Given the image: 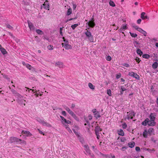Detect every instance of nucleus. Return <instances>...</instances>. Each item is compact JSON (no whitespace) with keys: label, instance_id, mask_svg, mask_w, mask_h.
Here are the masks:
<instances>
[{"label":"nucleus","instance_id":"a211bd4d","mask_svg":"<svg viewBox=\"0 0 158 158\" xmlns=\"http://www.w3.org/2000/svg\"><path fill=\"white\" fill-rule=\"evenodd\" d=\"M152 68L153 69L157 68L158 66V63L157 62H155L152 65Z\"/></svg>","mask_w":158,"mask_h":158},{"label":"nucleus","instance_id":"ddd939ff","mask_svg":"<svg viewBox=\"0 0 158 158\" xmlns=\"http://www.w3.org/2000/svg\"><path fill=\"white\" fill-rule=\"evenodd\" d=\"M102 131V129L101 128L97 126L95 127V133L99 134V131Z\"/></svg>","mask_w":158,"mask_h":158},{"label":"nucleus","instance_id":"e433bc0d","mask_svg":"<svg viewBox=\"0 0 158 158\" xmlns=\"http://www.w3.org/2000/svg\"><path fill=\"white\" fill-rule=\"evenodd\" d=\"M133 44H134V46L135 47H137V45H139L140 43L138 42L137 41H134L133 42Z\"/></svg>","mask_w":158,"mask_h":158},{"label":"nucleus","instance_id":"dca6fc26","mask_svg":"<svg viewBox=\"0 0 158 158\" xmlns=\"http://www.w3.org/2000/svg\"><path fill=\"white\" fill-rule=\"evenodd\" d=\"M127 144L129 147L132 148L134 147L135 143L134 142H131L128 143Z\"/></svg>","mask_w":158,"mask_h":158},{"label":"nucleus","instance_id":"49530a36","mask_svg":"<svg viewBox=\"0 0 158 158\" xmlns=\"http://www.w3.org/2000/svg\"><path fill=\"white\" fill-rule=\"evenodd\" d=\"M48 49L49 50L53 49V46L52 45H49L48 46Z\"/></svg>","mask_w":158,"mask_h":158},{"label":"nucleus","instance_id":"a878e982","mask_svg":"<svg viewBox=\"0 0 158 158\" xmlns=\"http://www.w3.org/2000/svg\"><path fill=\"white\" fill-rule=\"evenodd\" d=\"M72 12V10L71 8H69L67 11L66 15H69L71 14Z\"/></svg>","mask_w":158,"mask_h":158},{"label":"nucleus","instance_id":"680f3d73","mask_svg":"<svg viewBox=\"0 0 158 158\" xmlns=\"http://www.w3.org/2000/svg\"><path fill=\"white\" fill-rule=\"evenodd\" d=\"M136 151L138 152L140 151V148L139 147H136L135 148Z\"/></svg>","mask_w":158,"mask_h":158},{"label":"nucleus","instance_id":"bf43d9fd","mask_svg":"<svg viewBox=\"0 0 158 158\" xmlns=\"http://www.w3.org/2000/svg\"><path fill=\"white\" fill-rule=\"evenodd\" d=\"M141 32H141V33L143 34L144 36H146V34H147V33L145 31L143 30Z\"/></svg>","mask_w":158,"mask_h":158},{"label":"nucleus","instance_id":"f704fd0d","mask_svg":"<svg viewBox=\"0 0 158 158\" xmlns=\"http://www.w3.org/2000/svg\"><path fill=\"white\" fill-rule=\"evenodd\" d=\"M129 33H130V35H131V36L132 37L135 38V37H136L137 36V34L135 33H132L131 32H130Z\"/></svg>","mask_w":158,"mask_h":158},{"label":"nucleus","instance_id":"5701e85b","mask_svg":"<svg viewBox=\"0 0 158 158\" xmlns=\"http://www.w3.org/2000/svg\"><path fill=\"white\" fill-rule=\"evenodd\" d=\"M18 142L20 144H26V142L25 141L20 139H19V141Z\"/></svg>","mask_w":158,"mask_h":158},{"label":"nucleus","instance_id":"72a5a7b5","mask_svg":"<svg viewBox=\"0 0 158 158\" xmlns=\"http://www.w3.org/2000/svg\"><path fill=\"white\" fill-rule=\"evenodd\" d=\"M88 38L90 42H94V38L92 35L89 37Z\"/></svg>","mask_w":158,"mask_h":158},{"label":"nucleus","instance_id":"cd10ccee","mask_svg":"<svg viewBox=\"0 0 158 158\" xmlns=\"http://www.w3.org/2000/svg\"><path fill=\"white\" fill-rule=\"evenodd\" d=\"M36 32L39 35H42L44 34V32L41 30L38 29L36 30Z\"/></svg>","mask_w":158,"mask_h":158},{"label":"nucleus","instance_id":"0eeeda50","mask_svg":"<svg viewBox=\"0 0 158 158\" xmlns=\"http://www.w3.org/2000/svg\"><path fill=\"white\" fill-rule=\"evenodd\" d=\"M43 8L47 10H49V4L48 1H46L43 4Z\"/></svg>","mask_w":158,"mask_h":158},{"label":"nucleus","instance_id":"c9c22d12","mask_svg":"<svg viewBox=\"0 0 158 158\" xmlns=\"http://www.w3.org/2000/svg\"><path fill=\"white\" fill-rule=\"evenodd\" d=\"M60 116L61 119V122L63 124H64V121H66V119L61 116Z\"/></svg>","mask_w":158,"mask_h":158},{"label":"nucleus","instance_id":"f3484780","mask_svg":"<svg viewBox=\"0 0 158 158\" xmlns=\"http://www.w3.org/2000/svg\"><path fill=\"white\" fill-rule=\"evenodd\" d=\"M118 132L119 135L122 136L124 135V132L123 130L122 129H120L119 130H118Z\"/></svg>","mask_w":158,"mask_h":158},{"label":"nucleus","instance_id":"c85d7f7f","mask_svg":"<svg viewBox=\"0 0 158 158\" xmlns=\"http://www.w3.org/2000/svg\"><path fill=\"white\" fill-rule=\"evenodd\" d=\"M0 50H1L2 53L3 54H6L7 53V52L6 51V50L3 48H1V49H0Z\"/></svg>","mask_w":158,"mask_h":158},{"label":"nucleus","instance_id":"423d86ee","mask_svg":"<svg viewBox=\"0 0 158 158\" xmlns=\"http://www.w3.org/2000/svg\"><path fill=\"white\" fill-rule=\"evenodd\" d=\"M63 44V43H62V46L63 47H64V48L66 49H67V50H68V49H72V46L70 45V44Z\"/></svg>","mask_w":158,"mask_h":158},{"label":"nucleus","instance_id":"13d9d810","mask_svg":"<svg viewBox=\"0 0 158 158\" xmlns=\"http://www.w3.org/2000/svg\"><path fill=\"white\" fill-rule=\"evenodd\" d=\"M153 130V129L149 128L148 131V133L150 134L151 132H152Z\"/></svg>","mask_w":158,"mask_h":158},{"label":"nucleus","instance_id":"bb28decb","mask_svg":"<svg viewBox=\"0 0 158 158\" xmlns=\"http://www.w3.org/2000/svg\"><path fill=\"white\" fill-rule=\"evenodd\" d=\"M10 37L13 38V40L15 41L17 43H18L19 41V39L15 38V37L11 33Z\"/></svg>","mask_w":158,"mask_h":158},{"label":"nucleus","instance_id":"20e7f679","mask_svg":"<svg viewBox=\"0 0 158 158\" xmlns=\"http://www.w3.org/2000/svg\"><path fill=\"white\" fill-rule=\"evenodd\" d=\"M83 147L85 148V150L86 152L89 155H90L92 157H94V155L93 154H91L90 152V150L89 149V147L88 145L87 144L84 145L83 146Z\"/></svg>","mask_w":158,"mask_h":158},{"label":"nucleus","instance_id":"4d7b16f0","mask_svg":"<svg viewBox=\"0 0 158 158\" xmlns=\"http://www.w3.org/2000/svg\"><path fill=\"white\" fill-rule=\"evenodd\" d=\"M124 31L123 29L121 27V28L118 30V31L120 32H122L123 34L125 35L124 33L123 32V31Z\"/></svg>","mask_w":158,"mask_h":158},{"label":"nucleus","instance_id":"338daca9","mask_svg":"<svg viewBox=\"0 0 158 158\" xmlns=\"http://www.w3.org/2000/svg\"><path fill=\"white\" fill-rule=\"evenodd\" d=\"M97 110L96 109H94L92 110V112L94 113V114L97 112Z\"/></svg>","mask_w":158,"mask_h":158},{"label":"nucleus","instance_id":"9d476101","mask_svg":"<svg viewBox=\"0 0 158 158\" xmlns=\"http://www.w3.org/2000/svg\"><path fill=\"white\" fill-rule=\"evenodd\" d=\"M55 66H57L60 68H62L63 67V63L60 61H58L55 63Z\"/></svg>","mask_w":158,"mask_h":158},{"label":"nucleus","instance_id":"9b49d317","mask_svg":"<svg viewBox=\"0 0 158 158\" xmlns=\"http://www.w3.org/2000/svg\"><path fill=\"white\" fill-rule=\"evenodd\" d=\"M19 139L15 137H10V143H14L15 142H18L19 141Z\"/></svg>","mask_w":158,"mask_h":158},{"label":"nucleus","instance_id":"a19ab883","mask_svg":"<svg viewBox=\"0 0 158 158\" xmlns=\"http://www.w3.org/2000/svg\"><path fill=\"white\" fill-rule=\"evenodd\" d=\"M107 93L110 96H111V90L110 89H107Z\"/></svg>","mask_w":158,"mask_h":158},{"label":"nucleus","instance_id":"774afa93","mask_svg":"<svg viewBox=\"0 0 158 158\" xmlns=\"http://www.w3.org/2000/svg\"><path fill=\"white\" fill-rule=\"evenodd\" d=\"M142 20L141 19H139L137 20V23L138 24H139L141 22V21Z\"/></svg>","mask_w":158,"mask_h":158},{"label":"nucleus","instance_id":"aec40b11","mask_svg":"<svg viewBox=\"0 0 158 158\" xmlns=\"http://www.w3.org/2000/svg\"><path fill=\"white\" fill-rule=\"evenodd\" d=\"M94 116L97 118L98 119V118L100 117L101 116L99 112L97 111L94 114Z\"/></svg>","mask_w":158,"mask_h":158},{"label":"nucleus","instance_id":"f257e3e1","mask_svg":"<svg viewBox=\"0 0 158 158\" xmlns=\"http://www.w3.org/2000/svg\"><path fill=\"white\" fill-rule=\"evenodd\" d=\"M37 121L40 123H41L43 126H45L48 127H51L52 126L51 124L47 122H45L44 120H42L40 118H38Z\"/></svg>","mask_w":158,"mask_h":158},{"label":"nucleus","instance_id":"6e6d98bb","mask_svg":"<svg viewBox=\"0 0 158 158\" xmlns=\"http://www.w3.org/2000/svg\"><path fill=\"white\" fill-rule=\"evenodd\" d=\"M63 28V27H60V35L62 36L63 35V33H62V29Z\"/></svg>","mask_w":158,"mask_h":158},{"label":"nucleus","instance_id":"58836bf2","mask_svg":"<svg viewBox=\"0 0 158 158\" xmlns=\"http://www.w3.org/2000/svg\"><path fill=\"white\" fill-rule=\"evenodd\" d=\"M132 27H133L136 30H137L139 28V27H138V26H137L134 23L132 24Z\"/></svg>","mask_w":158,"mask_h":158},{"label":"nucleus","instance_id":"864d4df0","mask_svg":"<svg viewBox=\"0 0 158 158\" xmlns=\"http://www.w3.org/2000/svg\"><path fill=\"white\" fill-rule=\"evenodd\" d=\"M123 65L124 66H125L127 68H128L130 67V65L128 64L127 63H124L123 64Z\"/></svg>","mask_w":158,"mask_h":158},{"label":"nucleus","instance_id":"e2e57ef3","mask_svg":"<svg viewBox=\"0 0 158 158\" xmlns=\"http://www.w3.org/2000/svg\"><path fill=\"white\" fill-rule=\"evenodd\" d=\"M121 77V74L120 73H119L118 74H116V77L117 79H118L120 78Z\"/></svg>","mask_w":158,"mask_h":158},{"label":"nucleus","instance_id":"c756f323","mask_svg":"<svg viewBox=\"0 0 158 158\" xmlns=\"http://www.w3.org/2000/svg\"><path fill=\"white\" fill-rule=\"evenodd\" d=\"M109 3L110 6L112 7H114L115 6V4L114 2L113 1H111V0H110Z\"/></svg>","mask_w":158,"mask_h":158},{"label":"nucleus","instance_id":"6ab92c4d","mask_svg":"<svg viewBox=\"0 0 158 158\" xmlns=\"http://www.w3.org/2000/svg\"><path fill=\"white\" fill-rule=\"evenodd\" d=\"M136 53L138 54L140 56H141V55H143V52L139 48H138L137 50Z\"/></svg>","mask_w":158,"mask_h":158},{"label":"nucleus","instance_id":"473e14b6","mask_svg":"<svg viewBox=\"0 0 158 158\" xmlns=\"http://www.w3.org/2000/svg\"><path fill=\"white\" fill-rule=\"evenodd\" d=\"M12 92L15 95L17 96H19V94L17 93L16 91L13 89H12L11 90Z\"/></svg>","mask_w":158,"mask_h":158},{"label":"nucleus","instance_id":"79ce46f5","mask_svg":"<svg viewBox=\"0 0 158 158\" xmlns=\"http://www.w3.org/2000/svg\"><path fill=\"white\" fill-rule=\"evenodd\" d=\"M78 26V24H75L74 25H73L71 26V27L74 30L75 28Z\"/></svg>","mask_w":158,"mask_h":158},{"label":"nucleus","instance_id":"6e6552de","mask_svg":"<svg viewBox=\"0 0 158 158\" xmlns=\"http://www.w3.org/2000/svg\"><path fill=\"white\" fill-rule=\"evenodd\" d=\"M87 24L88 25V27H87L88 29H89V27L93 28L95 25V24L94 22L92 21H89L87 23Z\"/></svg>","mask_w":158,"mask_h":158},{"label":"nucleus","instance_id":"2eb2a0df","mask_svg":"<svg viewBox=\"0 0 158 158\" xmlns=\"http://www.w3.org/2000/svg\"><path fill=\"white\" fill-rule=\"evenodd\" d=\"M22 132L23 134L27 135V136H31L32 135V134L28 131H22Z\"/></svg>","mask_w":158,"mask_h":158},{"label":"nucleus","instance_id":"412c9836","mask_svg":"<svg viewBox=\"0 0 158 158\" xmlns=\"http://www.w3.org/2000/svg\"><path fill=\"white\" fill-rule=\"evenodd\" d=\"M156 122L154 121H150V122L148 123V125L150 126H154L156 124Z\"/></svg>","mask_w":158,"mask_h":158},{"label":"nucleus","instance_id":"4468645a","mask_svg":"<svg viewBox=\"0 0 158 158\" xmlns=\"http://www.w3.org/2000/svg\"><path fill=\"white\" fill-rule=\"evenodd\" d=\"M150 122V120L148 118H147L142 123V124L143 126H146L147 124Z\"/></svg>","mask_w":158,"mask_h":158},{"label":"nucleus","instance_id":"0e129e2a","mask_svg":"<svg viewBox=\"0 0 158 158\" xmlns=\"http://www.w3.org/2000/svg\"><path fill=\"white\" fill-rule=\"evenodd\" d=\"M71 116L74 114V113L71 110H70L68 112Z\"/></svg>","mask_w":158,"mask_h":158},{"label":"nucleus","instance_id":"4c0bfd02","mask_svg":"<svg viewBox=\"0 0 158 158\" xmlns=\"http://www.w3.org/2000/svg\"><path fill=\"white\" fill-rule=\"evenodd\" d=\"M26 67L29 70H31L32 69V66L28 64H26Z\"/></svg>","mask_w":158,"mask_h":158},{"label":"nucleus","instance_id":"1a4fd4ad","mask_svg":"<svg viewBox=\"0 0 158 158\" xmlns=\"http://www.w3.org/2000/svg\"><path fill=\"white\" fill-rule=\"evenodd\" d=\"M156 116L155 113H151L149 116V118L152 121H154Z\"/></svg>","mask_w":158,"mask_h":158},{"label":"nucleus","instance_id":"39448f33","mask_svg":"<svg viewBox=\"0 0 158 158\" xmlns=\"http://www.w3.org/2000/svg\"><path fill=\"white\" fill-rule=\"evenodd\" d=\"M27 23L28 24V27L30 28V30L34 31L35 29V27L33 25V23L30 22V20H27Z\"/></svg>","mask_w":158,"mask_h":158},{"label":"nucleus","instance_id":"f8f14e48","mask_svg":"<svg viewBox=\"0 0 158 158\" xmlns=\"http://www.w3.org/2000/svg\"><path fill=\"white\" fill-rule=\"evenodd\" d=\"M126 90H127V89L125 88L123 86H121V88L120 89V94H119L121 95H122L123 94V92Z\"/></svg>","mask_w":158,"mask_h":158},{"label":"nucleus","instance_id":"393cba45","mask_svg":"<svg viewBox=\"0 0 158 158\" xmlns=\"http://www.w3.org/2000/svg\"><path fill=\"white\" fill-rule=\"evenodd\" d=\"M142 57L143 58L148 59L150 58V56L147 54H143Z\"/></svg>","mask_w":158,"mask_h":158},{"label":"nucleus","instance_id":"3c124183","mask_svg":"<svg viewBox=\"0 0 158 158\" xmlns=\"http://www.w3.org/2000/svg\"><path fill=\"white\" fill-rule=\"evenodd\" d=\"M106 59L107 60L110 61L111 59V58L110 56H108L106 57Z\"/></svg>","mask_w":158,"mask_h":158},{"label":"nucleus","instance_id":"37998d69","mask_svg":"<svg viewBox=\"0 0 158 158\" xmlns=\"http://www.w3.org/2000/svg\"><path fill=\"white\" fill-rule=\"evenodd\" d=\"M72 116L76 120L78 121V118H77V116L74 113L73 114Z\"/></svg>","mask_w":158,"mask_h":158},{"label":"nucleus","instance_id":"de8ad7c7","mask_svg":"<svg viewBox=\"0 0 158 158\" xmlns=\"http://www.w3.org/2000/svg\"><path fill=\"white\" fill-rule=\"evenodd\" d=\"M73 132H74V133L75 134V135L77 136L78 137H79V135L78 134V133L77 132L76 130H75V129H73Z\"/></svg>","mask_w":158,"mask_h":158},{"label":"nucleus","instance_id":"a18cd8bd","mask_svg":"<svg viewBox=\"0 0 158 158\" xmlns=\"http://www.w3.org/2000/svg\"><path fill=\"white\" fill-rule=\"evenodd\" d=\"M120 139L122 142H124L126 140V138L125 137H121Z\"/></svg>","mask_w":158,"mask_h":158},{"label":"nucleus","instance_id":"c03bdc74","mask_svg":"<svg viewBox=\"0 0 158 158\" xmlns=\"http://www.w3.org/2000/svg\"><path fill=\"white\" fill-rule=\"evenodd\" d=\"M62 39H63V41H64V44H66L69 43L68 40H67L65 39L64 37H62Z\"/></svg>","mask_w":158,"mask_h":158},{"label":"nucleus","instance_id":"052dcab7","mask_svg":"<svg viewBox=\"0 0 158 158\" xmlns=\"http://www.w3.org/2000/svg\"><path fill=\"white\" fill-rule=\"evenodd\" d=\"M62 114L64 116H66V113L64 111H63L61 112Z\"/></svg>","mask_w":158,"mask_h":158},{"label":"nucleus","instance_id":"5fc2aeb1","mask_svg":"<svg viewBox=\"0 0 158 158\" xmlns=\"http://www.w3.org/2000/svg\"><path fill=\"white\" fill-rule=\"evenodd\" d=\"M121 28L123 29V31H124L125 30L127 29V27L126 25L123 26V27H121Z\"/></svg>","mask_w":158,"mask_h":158},{"label":"nucleus","instance_id":"69168bd1","mask_svg":"<svg viewBox=\"0 0 158 158\" xmlns=\"http://www.w3.org/2000/svg\"><path fill=\"white\" fill-rule=\"evenodd\" d=\"M135 60L137 62H138V63H139V62L141 61V60H140V59H139L138 58H136L135 59Z\"/></svg>","mask_w":158,"mask_h":158},{"label":"nucleus","instance_id":"4be33fe9","mask_svg":"<svg viewBox=\"0 0 158 158\" xmlns=\"http://www.w3.org/2000/svg\"><path fill=\"white\" fill-rule=\"evenodd\" d=\"M85 34L87 38L92 35L91 32L88 30H87V31L85 32Z\"/></svg>","mask_w":158,"mask_h":158},{"label":"nucleus","instance_id":"b1692460","mask_svg":"<svg viewBox=\"0 0 158 158\" xmlns=\"http://www.w3.org/2000/svg\"><path fill=\"white\" fill-rule=\"evenodd\" d=\"M88 86L90 89L93 90L94 89L95 86L93 85L91 83H88Z\"/></svg>","mask_w":158,"mask_h":158},{"label":"nucleus","instance_id":"7ed1b4c3","mask_svg":"<svg viewBox=\"0 0 158 158\" xmlns=\"http://www.w3.org/2000/svg\"><path fill=\"white\" fill-rule=\"evenodd\" d=\"M128 75L131 77L135 78L137 80H139L140 79V77L136 73L134 72H129Z\"/></svg>","mask_w":158,"mask_h":158},{"label":"nucleus","instance_id":"8fccbe9b","mask_svg":"<svg viewBox=\"0 0 158 158\" xmlns=\"http://www.w3.org/2000/svg\"><path fill=\"white\" fill-rule=\"evenodd\" d=\"M122 127L123 129H126L127 127V125L125 123H124L122 125Z\"/></svg>","mask_w":158,"mask_h":158},{"label":"nucleus","instance_id":"09e8293b","mask_svg":"<svg viewBox=\"0 0 158 158\" xmlns=\"http://www.w3.org/2000/svg\"><path fill=\"white\" fill-rule=\"evenodd\" d=\"M35 40L38 42H40V39L39 38L38 36L35 37Z\"/></svg>","mask_w":158,"mask_h":158},{"label":"nucleus","instance_id":"603ef678","mask_svg":"<svg viewBox=\"0 0 158 158\" xmlns=\"http://www.w3.org/2000/svg\"><path fill=\"white\" fill-rule=\"evenodd\" d=\"M71 121H70L69 120H67L66 119V121H64V123H67V124H71Z\"/></svg>","mask_w":158,"mask_h":158},{"label":"nucleus","instance_id":"ea45409f","mask_svg":"<svg viewBox=\"0 0 158 158\" xmlns=\"http://www.w3.org/2000/svg\"><path fill=\"white\" fill-rule=\"evenodd\" d=\"M145 13L144 12H143L141 13V18L142 19H144V17L145 15Z\"/></svg>","mask_w":158,"mask_h":158},{"label":"nucleus","instance_id":"2f4dec72","mask_svg":"<svg viewBox=\"0 0 158 158\" xmlns=\"http://www.w3.org/2000/svg\"><path fill=\"white\" fill-rule=\"evenodd\" d=\"M144 150L148 151L150 153H152V151H155V150L154 148H153L152 149H151L149 148H145Z\"/></svg>","mask_w":158,"mask_h":158},{"label":"nucleus","instance_id":"7c9ffc66","mask_svg":"<svg viewBox=\"0 0 158 158\" xmlns=\"http://www.w3.org/2000/svg\"><path fill=\"white\" fill-rule=\"evenodd\" d=\"M143 135L145 138H147L148 136V133L146 130H145L143 133Z\"/></svg>","mask_w":158,"mask_h":158},{"label":"nucleus","instance_id":"f03ea898","mask_svg":"<svg viewBox=\"0 0 158 158\" xmlns=\"http://www.w3.org/2000/svg\"><path fill=\"white\" fill-rule=\"evenodd\" d=\"M127 117L125 118V119H132L133 118V116H135V113L133 111H131L129 112H127Z\"/></svg>","mask_w":158,"mask_h":158}]
</instances>
